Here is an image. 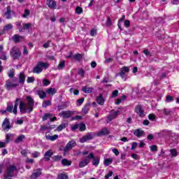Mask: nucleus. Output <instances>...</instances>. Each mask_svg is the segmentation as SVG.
Segmentation results:
<instances>
[{
  "instance_id": "nucleus-14",
  "label": "nucleus",
  "mask_w": 179,
  "mask_h": 179,
  "mask_svg": "<svg viewBox=\"0 0 179 179\" xmlns=\"http://www.w3.org/2000/svg\"><path fill=\"white\" fill-rule=\"evenodd\" d=\"M73 115V112L71 110L63 111L59 114V115L63 118H71Z\"/></svg>"
},
{
  "instance_id": "nucleus-3",
  "label": "nucleus",
  "mask_w": 179,
  "mask_h": 179,
  "mask_svg": "<svg viewBox=\"0 0 179 179\" xmlns=\"http://www.w3.org/2000/svg\"><path fill=\"white\" fill-rule=\"evenodd\" d=\"M15 171H17V168L13 165H10L7 167L4 178H12L15 175Z\"/></svg>"
},
{
  "instance_id": "nucleus-23",
  "label": "nucleus",
  "mask_w": 179,
  "mask_h": 179,
  "mask_svg": "<svg viewBox=\"0 0 179 179\" xmlns=\"http://www.w3.org/2000/svg\"><path fill=\"white\" fill-rule=\"evenodd\" d=\"M96 103H98V104H99L100 106L104 105V98H103L102 94H100L99 96L97 97Z\"/></svg>"
},
{
  "instance_id": "nucleus-61",
  "label": "nucleus",
  "mask_w": 179,
  "mask_h": 179,
  "mask_svg": "<svg viewBox=\"0 0 179 179\" xmlns=\"http://www.w3.org/2000/svg\"><path fill=\"white\" fill-rule=\"evenodd\" d=\"M124 26L128 28L131 26V22L129 20L124 21Z\"/></svg>"
},
{
  "instance_id": "nucleus-60",
  "label": "nucleus",
  "mask_w": 179,
  "mask_h": 179,
  "mask_svg": "<svg viewBox=\"0 0 179 179\" xmlns=\"http://www.w3.org/2000/svg\"><path fill=\"white\" fill-rule=\"evenodd\" d=\"M118 96V90H115L112 92V97H117Z\"/></svg>"
},
{
  "instance_id": "nucleus-54",
  "label": "nucleus",
  "mask_w": 179,
  "mask_h": 179,
  "mask_svg": "<svg viewBox=\"0 0 179 179\" xmlns=\"http://www.w3.org/2000/svg\"><path fill=\"white\" fill-rule=\"evenodd\" d=\"M148 118L149 120H150L151 121H155V119L156 118V115H153V114H150L148 115Z\"/></svg>"
},
{
  "instance_id": "nucleus-48",
  "label": "nucleus",
  "mask_w": 179,
  "mask_h": 179,
  "mask_svg": "<svg viewBox=\"0 0 179 179\" xmlns=\"http://www.w3.org/2000/svg\"><path fill=\"white\" fill-rule=\"evenodd\" d=\"M52 156V152L51 150H48L45 153V157H51Z\"/></svg>"
},
{
  "instance_id": "nucleus-16",
  "label": "nucleus",
  "mask_w": 179,
  "mask_h": 179,
  "mask_svg": "<svg viewBox=\"0 0 179 179\" xmlns=\"http://www.w3.org/2000/svg\"><path fill=\"white\" fill-rule=\"evenodd\" d=\"M41 169H38L35 171H34V173L31 174V179H37L40 177V176L41 175Z\"/></svg>"
},
{
  "instance_id": "nucleus-63",
  "label": "nucleus",
  "mask_w": 179,
  "mask_h": 179,
  "mask_svg": "<svg viewBox=\"0 0 179 179\" xmlns=\"http://www.w3.org/2000/svg\"><path fill=\"white\" fill-rule=\"evenodd\" d=\"M113 171H110V172L108 173V174H107V175L105 176V178H106V179L110 178V177H111V176H113Z\"/></svg>"
},
{
  "instance_id": "nucleus-25",
  "label": "nucleus",
  "mask_w": 179,
  "mask_h": 179,
  "mask_svg": "<svg viewBox=\"0 0 179 179\" xmlns=\"http://www.w3.org/2000/svg\"><path fill=\"white\" fill-rule=\"evenodd\" d=\"M24 139H26V136L24 134H21L15 140V143H20Z\"/></svg>"
},
{
  "instance_id": "nucleus-10",
  "label": "nucleus",
  "mask_w": 179,
  "mask_h": 179,
  "mask_svg": "<svg viewBox=\"0 0 179 179\" xmlns=\"http://www.w3.org/2000/svg\"><path fill=\"white\" fill-rule=\"evenodd\" d=\"M118 114H120V110L111 113L109 115H108L106 122L108 123L113 121V120H115V118L118 117Z\"/></svg>"
},
{
  "instance_id": "nucleus-22",
  "label": "nucleus",
  "mask_w": 179,
  "mask_h": 179,
  "mask_svg": "<svg viewBox=\"0 0 179 179\" xmlns=\"http://www.w3.org/2000/svg\"><path fill=\"white\" fill-rule=\"evenodd\" d=\"M110 134V131H108V129L103 128L100 131L98 132L97 136H103V135H108Z\"/></svg>"
},
{
  "instance_id": "nucleus-37",
  "label": "nucleus",
  "mask_w": 179,
  "mask_h": 179,
  "mask_svg": "<svg viewBox=\"0 0 179 179\" xmlns=\"http://www.w3.org/2000/svg\"><path fill=\"white\" fill-rule=\"evenodd\" d=\"M78 128L80 129V131L81 132H83L84 131H86V124H83V123H80L79 125H78Z\"/></svg>"
},
{
  "instance_id": "nucleus-59",
  "label": "nucleus",
  "mask_w": 179,
  "mask_h": 179,
  "mask_svg": "<svg viewBox=\"0 0 179 179\" xmlns=\"http://www.w3.org/2000/svg\"><path fill=\"white\" fill-rule=\"evenodd\" d=\"M138 143L136 142H133L131 145V150H134V149H136Z\"/></svg>"
},
{
  "instance_id": "nucleus-21",
  "label": "nucleus",
  "mask_w": 179,
  "mask_h": 179,
  "mask_svg": "<svg viewBox=\"0 0 179 179\" xmlns=\"http://www.w3.org/2000/svg\"><path fill=\"white\" fill-rule=\"evenodd\" d=\"M18 78L19 83H21V85H24V82L26 80V76L24 75V73H20Z\"/></svg>"
},
{
  "instance_id": "nucleus-4",
  "label": "nucleus",
  "mask_w": 179,
  "mask_h": 179,
  "mask_svg": "<svg viewBox=\"0 0 179 179\" xmlns=\"http://www.w3.org/2000/svg\"><path fill=\"white\" fill-rule=\"evenodd\" d=\"M10 57L13 58V59H19L22 55V52H20V50L18 49L17 47L14 46L10 52Z\"/></svg>"
},
{
  "instance_id": "nucleus-64",
  "label": "nucleus",
  "mask_w": 179,
  "mask_h": 179,
  "mask_svg": "<svg viewBox=\"0 0 179 179\" xmlns=\"http://www.w3.org/2000/svg\"><path fill=\"white\" fill-rule=\"evenodd\" d=\"M50 81L47 79L43 80V86H48L50 85Z\"/></svg>"
},
{
  "instance_id": "nucleus-44",
  "label": "nucleus",
  "mask_w": 179,
  "mask_h": 179,
  "mask_svg": "<svg viewBox=\"0 0 179 179\" xmlns=\"http://www.w3.org/2000/svg\"><path fill=\"white\" fill-rule=\"evenodd\" d=\"M8 75L9 78H13L15 76V70L13 69L10 70Z\"/></svg>"
},
{
  "instance_id": "nucleus-42",
  "label": "nucleus",
  "mask_w": 179,
  "mask_h": 179,
  "mask_svg": "<svg viewBox=\"0 0 179 179\" xmlns=\"http://www.w3.org/2000/svg\"><path fill=\"white\" fill-rule=\"evenodd\" d=\"M78 73L80 76H81V78H85V70H83V69H80Z\"/></svg>"
},
{
  "instance_id": "nucleus-35",
  "label": "nucleus",
  "mask_w": 179,
  "mask_h": 179,
  "mask_svg": "<svg viewBox=\"0 0 179 179\" xmlns=\"http://www.w3.org/2000/svg\"><path fill=\"white\" fill-rule=\"evenodd\" d=\"M13 136L12 134H7L6 135V143H9L10 142V138Z\"/></svg>"
},
{
  "instance_id": "nucleus-55",
  "label": "nucleus",
  "mask_w": 179,
  "mask_h": 179,
  "mask_svg": "<svg viewBox=\"0 0 179 179\" xmlns=\"http://www.w3.org/2000/svg\"><path fill=\"white\" fill-rule=\"evenodd\" d=\"M97 34V31L95 29H92L90 31V36L92 37L94 36L95 34Z\"/></svg>"
},
{
  "instance_id": "nucleus-20",
  "label": "nucleus",
  "mask_w": 179,
  "mask_h": 179,
  "mask_svg": "<svg viewBox=\"0 0 179 179\" xmlns=\"http://www.w3.org/2000/svg\"><path fill=\"white\" fill-rule=\"evenodd\" d=\"M134 134L138 138H141V136H143V135H145V132L143 130L138 129L134 131Z\"/></svg>"
},
{
  "instance_id": "nucleus-12",
  "label": "nucleus",
  "mask_w": 179,
  "mask_h": 179,
  "mask_svg": "<svg viewBox=\"0 0 179 179\" xmlns=\"http://www.w3.org/2000/svg\"><path fill=\"white\" fill-rule=\"evenodd\" d=\"M13 10H10V7H7V10L6 13H4L3 16L6 17V19H12V16L14 15Z\"/></svg>"
},
{
  "instance_id": "nucleus-33",
  "label": "nucleus",
  "mask_w": 179,
  "mask_h": 179,
  "mask_svg": "<svg viewBox=\"0 0 179 179\" xmlns=\"http://www.w3.org/2000/svg\"><path fill=\"white\" fill-rule=\"evenodd\" d=\"M12 29H13V25L12 24H8L3 27L5 31H9V30H12Z\"/></svg>"
},
{
  "instance_id": "nucleus-2",
  "label": "nucleus",
  "mask_w": 179,
  "mask_h": 179,
  "mask_svg": "<svg viewBox=\"0 0 179 179\" xmlns=\"http://www.w3.org/2000/svg\"><path fill=\"white\" fill-rule=\"evenodd\" d=\"M48 66H50V64L48 63L38 62L36 66L33 69L32 72L34 73H40L43 72V69H47Z\"/></svg>"
},
{
  "instance_id": "nucleus-27",
  "label": "nucleus",
  "mask_w": 179,
  "mask_h": 179,
  "mask_svg": "<svg viewBox=\"0 0 179 179\" xmlns=\"http://www.w3.org/2000/svg\"><path fill=\"white\" fill-rule=\"evenodd\" d=\"M89 110H90V103H86L82 111L84 114H87V113H89Z\"/></svg>"
},
{
  "instance_id": "nucleus-8",
  "label": "nucleus",
  "mask_w": 179,
  "mask_h": 179,
  "mask_svg": "<svg viewBox=\"0 0 179 179\" xmlns=\"http://www.w3.org/2000/svg\"><path fill=\"white\" fill-rule=\"evenodd\" d=\"M17 86H19V85L13 83L11 80H7L6 81L5 88L7 90H12V89H15V87H17Z\"/></svg>"
},
{
  "instance_id": "nucleus-47",
  "label": "nucleus",
  "mask_w": 179,
  "mask_h": 179,
  "mask_svg": "<svg viewBox=\"0 0 179 179\" xmlns=\"http://www.w3.org/2000/svg\"><path fill=\"white\" fill-rule=\"evenodd\" d=\"M170 152L173 156V157H176L178 156V153H177V151L175 149L170 150Z\"/></svg>"
},
{
  "instance_id": "nucleus-26",
  "label": "nucleus",
  "mask_w": 179,
  "mask_h": 179,
  "mask_svg": "<svg viewBox=\"0 0 179 179\" xmlns=\"http://www.w3.org/2000/svg\"><path fill=\"white\" fill-rule=\"evenodd\" d=\"M46 93L48 94H51L52 96H54V94L57 93V90H55V88L50 87L46 90Z\"/></svg>"
},
{
  "instance_id": "nucleus-19",
  "label": "nucleus",
  "mask_w": 179,
  "mask_h": 179,
  "mask_svg": "<svg viewBox=\"0 0 179 179\" xmlns=\"http://www.w3.org/2000/svg\"><path fill=\"white\" fill-rule=\"evenodd\" d=\"M33 24L31 23H24L22 24V27L19 29L20 33H22L24 30H29Z\"/></svg>"
},
{
  "instance_id": "nucleus-1",
  "label": "nucleus",
  "mask_w": 179,
  "mask_h": 179,
  "mask_svg": "<svg viewBox=\"0 0 179 179\" xmlns=\"http://www.w3.org/2000/svg\"><path fill=\"white\" fill-rule=\"evenodd\" d=\"M20 104V112L21 114H30V113H33V110H34V99L28 96L26 98L24 102H23L20 98H17L15 100L14 108L13 104L8 103L6 111L8 113H13V114H17V106Z\"/></svg>"
},
{
  "instance_id": "nucleus-38",
  "label": "nucleus",
  "mask_w": 179,
  "mask_h": 179,
  "mask_svg": "<svg viewBox=\"0 0 179 179\" xmlns=\"http://www.w3.org/2000/svg\"><path fill=\"white\" fill-rule=\"evenodd\" d=\"M76 13H77V15H80L82 13H83V8H82L80 6H78L76 8Z\"/></svg>"
},
{
  "instance_id": "nucleus-11",
  "label": "nucleus",
  "mask_w": 179,
  "mask_h": 179,
  "mask_svg": "<svg viewBox=\"0 0 179 179\" xmlns=\"http://www.w3.org/2000/svg\"><path fill=\"white\" fill-rule=\"evenodd\" d=\"M128 72H129V68H128V66H124L120 69L119 75L122 77V79L127 80V78H125V73H128Z\"/></svg>"
},
{
  "instance_id": "nucleus-5",
  "label": "nucleus",
  "mask_w": 179,
  "mask_h": 179,
  "mask_svg": "<svg viewBox=\"0 0 179 179\" xmlns=\"http://www.w3.org/2000/svg\"><path fill=\"white\" fill-rule=\"evenodd\" d=\"M76 146V141L74 140H71L69 141V143L66 144V147L64 149V156H66V155H68L71 150H72L73 148H75Z\"/></svg>"
},
{
  "instance_id": "nucleus-6",
  "label": "nucleus",
  "mask_w": 179,
  "mask_h": 179,
  "mask_svg": "<svg viewBox=\"0 0 179 179\" xmlns=\"http://www.w3.org/2000/svg\"><path fill=\"white\" fill-rule=\"evenodd\" d=\"M93 157V152H90L87 156L85 157L84 159L79 163V167L83 169L90 163V159Z\"/></svg>"
},
{
  "instance_id": "nucleus-29",
  "label": "nucleus",
  "mask_w": 179,
  "mask_h": 179,
  "mask_svg": "<svg viewBox=\"0 0 179 179\" xmlns=\"http://www.w3.org/2000/svg\"><path fill=\"white\" fill-rule=\"evenodd\" d=\"M66 127H68L67 124L63 123L62 124H60L57 129L56 131H57L58 132H61V131H62V129H65V128H66Z\"/></svg>"
},
{
  "instance_id": "nucleus-46",
  "label": "nucleus",
  "mask_w": 179,
  "mask_h": 179,
  "mask_svg": "<svg viewBox=\"0 0 179 179\" xmlns=\"http://www.w3.org/2000/svg\"><path fill=\"white\" fill-rule=\"evenodd\" d=\"M58 139V135L55 134L53 136H50V138H49V141H51L52 142H54V141H57Z\"/></svg>"
},
{
  "instance_id": "nucleus-17",
  "label": "nucleus",
  "mask_w": 179,
  "mask_h": 179,
  "mask_svg": "<svg viewBox=\"0 0 179 179\" xmlns=\"http://www.w3.org/2000/svg\"><path fill=\"white\" fill-rule=\"evenodd\" d=\"M46 5L50 8V9H57V3L52 0H47L46 1Z\"/></svg>"
},
{
  "instance_id": "nucleus-30",
  "label": "nucleus",
  "mask_w": 179,
  "mask_h": 179,
  "mask_svg": "<svg viewBox=\"0 0 179 179\" xmlns=\"http://www.w3.org/2000/svg\"><path fill=\"white\" fill-rule=\"evenodd\" d=\"M37 94L40 99H45L47 97V94L44 91H38Z\"/></svg>"
},
{
  "instance_id": "nucleus-58",
  "label": "nucleus",
  "mask_w": 179,
  "mask_h": 179,
  "mask_svg": "<svg viewBox=\"0 0 179 179\" xmlns=\"http://www.w3.org/2000/svg\"><path fill=\"white\" fill-rule=\"evenodd\" d=\"M26 163H28L29 164H33V163H34V159L27 158L26 160Z\"/></svg>"
},
{
  "instance_id": "nucleus-39",
  "label": "nucleus",
  "mask_w": 179,
  "mask_h": 179,
  "mask_svg": "<svg viewBox=\"0 0 179 179\" xmlns=\"http://www.w3.org/2000/svg\"><path fill=\"white\" fill-rule=\"evenodd\" d=\"M69 177L65 173H59L57 176V179H68Z\"/></svg>"
},
{
  "instance_id": "nucleus-7",
  "label": "nucleus",
  "mask_w": 179,
  "mask_h": 179,
  "mask_svg": "<svg viewBox=\"0 0 179 179\" xmlns=\"http://www.w3.org/2000/svg\"><path fill=\"white\" fill-rule=\"evenodd\" d=\"M96 135V134L94 132L87 133L86 135L80 138V143H85V142H87V141H92V139H93Z\"/></svg>"
},
{
  "instance_id": "nucleus-24",
  "label": "nucleus",
  "mask_w": 179,
  "mask_h": 179,
  "mask_svg": "<svg viewBox=\"0 0 179 179\" xmlns=\"http://www.w3.org/2000/svg\"><path fill=\"white\" fill-rule=\"evenodd\" d=\"M82 92L87 94L92 93L93 92V87H87V86L83 87Z\"/></svg>"
},
{
  "instance_id": "nucleus-13",
  "label": "nucleus",
  "mask_w": 179,
  "mask_h": 179,
  "mask_svg": "<svg viewBox=\"0 0 179 179\" xmlns=\"http://www.w3.org/2000/svg\"><path fill=\"white\" fill-rule=\"evenodd\" d=\"M14 43H20V41H24V36L19 34H15L11 37Z\"/></svg>"
},
{
  "instance_id": "nucleus-56",
  "label": "nucleus",
  "mask_w": 179,
  "mask_h": 179,
  "mask_svg": "<svg viewBox=\"0 0 179 179\" xmlns=\"http://www.w3.org/2000/svg\"><path fill=\"white\" fill-rule=\"evenodd\" d=\"M173 96L170 95L166 96V101H168V103H170V101H173Z\"/></svg>"
},
{
  "instance_id": "nucleus-41",
  "label": "nucleus",
  "mask_w": 179,
  "mask_h": 179,
  "mask_svg": "<svg viewBox=\"0 0 179 179\" xmlns=\"http://www.w3.org/2000/svg\"><path fill=\"white\" fill-rule=\"evenodd\" d=\"M111 163H113V159L111 158H108V159H105V161H104V164L106 166H110V164H111Z\"/></svg>"
},
{
  "instance_id": "nucleus-32",
  "label": "nucleus",
  "mask_w": 179,
  "mask_h": 179,
  "mask_svg": "<svg viewBox=\"0 0 179 179\" xmlns=\"http://www.w3.org/2000/svg\"><path fill=\"white\" fill-rule=\"evenodd\" d=\"M52 117V115L51 113H45L43 117H42L43 121H47V120L51 118Z\"/></svg>"
},
{
  "instance_id": "nucleus-18",
  "label": "nucleus",
  "mask_w": 179,
  "mask_h": 179,
  "mask_svg": "<svg viewBox=\"0 0 179 179\" xmlns=\"http://www.w3.org/2000/svg\"><path fill=\"white\" fill-rule=\"evenodd\" d=\"M91 159H92L93 166H95L96 167H97V166H99V164H100V157H94V153H93V157H92V158H90V160H91Z\"/></svg>"
},
{
  "instance_id": "nucleus-62",
  "label": "nucleus",
  "mask_w": 179,
  "mask_h": 179,
  "mask_svg": "<svg viewBox=\"0 0 179 179\" xmlns=\"http://www.w3.org/2000/svg\"><path fill=\"white\" fill-rule=\"evenodd\" d=\"M150 150H151V152H156V150H157V146L151 145Z\"/></svg>"
},
{
  "instance_id": "nucleus-52",
  "label": "nucleus",
  "mask_w": 179,
  "mask_h": 179,
  "mask_svg": "<svg viewBox=\"0 0 179 179\" xmlns=\"http://www.w3.org/2000/svg\"><path fill=\"white\" fill-rule=\"evenodd\" d=\"M143 52L145 54V55H146V57H152V53H150V52L148 50H144Z\"/></svg>"
},
{
  "instance_id": "nucleus-15",
  "label": "nucleus",
  "mask_w": 179,
  "mask_h": 179,
  "mask_svg": "<svg viewBox=\"0 0 179 179\" xmlns=\"http://www.w3.org/2000/svg\"><path fill=\"white\" fill-rule=\"evenodd\" d=\"M2 128L4 131H8V129H10V122L9 121V119L6 118L3 123H2Z\"/></svg>"
},
{
  "instance_id": "nucleus-36",
  "label": "nucleus",
  "mask_w": 179,
  "mask_h": 179,
  "mask_svg": "<svg viewBox=\"0 0 179 179\" xmlns=\"http://www.w3.org/2000/svg\"><path fill=\"white\" fill-rule=\"evenodd\" d=\"M0 59H3V61H6V59H8V57H6V52H1Z\"/></svg>"
},
{
  "instance_id": "nucleus-51",
  "label": "nucleus",
  "mask_w": 179,
  "mask_h": 179,
  "mask_svg": "<svg viewBox=\"0 0 179 179\" xmlns=\"http://www.w3.org/2000/svg\"><path fill=\"white\" fill-rule=\"evenodd\" d=\"M61 159H62V156H61V155H56L54 157V160L55 162H59V161H61Z\"/></svg>"
},
{
  "instance_id": "nucleus-49",
  "label": "nucleus",
  "mask_w": 179,
  "mask_h": 179,
  "mask_svg": "<svg viewBox=\"0 0 179 179\" xmlns=\"http://www.w3.org/2000/svg\"><path fill=\"white\" fill-rule=\"evenodd\" d=\"M27 82V83H33L34 82V77H28Z\"/></svg>"
},
{
  "instance_id": "nucleus-40",
  "label": "nucleus",
  "mask_w": 179,
  "mask_h": 179,
  "mask_svg": "<svg viewBox=\"0 0 179 179\" xmlns=\"http://www.w3.org/2000/svg\"><path fill=\"white\" fill-rule=\"evenodd\" d=\"M48 106H51V101H44L42 106L45 108L46 107H48Z\"/></svg>"
},
{
  "instance_id": "nucleus-43",
  "label": "nucleus",
  "mask_w": 179,
  "mask_h": 179,
  "mask_svg": "<svg viewBox=\"0 0 179 179\" xmlns=\"http://www.w3.org/2000/svg\"><path fill=\"white\" fill-rule=\"evenodd\" d=\"M30 15V10L28 9H25L24 14L22 15V17L26 18Z\"/></svg>"
},
{
  "instance_id": "nucleus-53",
  "label": "nucleus",
  "mask_w": 179,
  "mask_h": 179,
  "mask_svg": "<svg viewBox=\"0 0 179 179\" xmlns=\"http://www.w3.org/2000/svg\"><path fill=\"white\" fill-rule=\"evenodd\" d=\"M163 111L165 115H170V113H171L170 109L164 108Z\"/></svg>"
},
{
  "instance_id": "nucleus-57",
  "label": "nucleus",
  "mask_w": 179,
  "mask_h": 179,
  "mask_svg": "<svg viewBox=\"0 0 179 179\" xmlns=\"http://www.w3.org/2000/svg\"><path fill=\"white\" fill-rule=\"evenodd\" d=\"M50 44H51V41H48L45 43L43 44V48H48V47H50Z\"/></svg>"
},
{
  "instance_id": "nucleus-9",
  "label": "nucleus",
  "mask_w": 179,
  "mask_h": 179,
  "mask_svg": "<svg viewBox=\"0 0 179 179\" xmlns=\"http://www.w3.org/2000/svg\"><path fill=\"white\" fill-rule=\"evenodd\" d=\"M135 113L138 115V117H141V118H143L145 115H146V113H145V110H143V108H142V106L137 105L135 108Z\"/></svg>"
},
{
  "instance_id": "nucleus-34",
  "label": "nucleus",
  "mask_w": 179,
  "mask_h": 179,
  "mask_svg": "<svg viewBox=\"0 0 179 179\" xmlns=\"http://www.w3.org/2000/svg\"><path fill=\"white\" fill-rule=\"evenodd\" d=\"M106 27H111L113 26V21H111V18L108 17L106 22Z\"/></svg>"
},
{
  "instance_id": "nucleus-31",
  "label": "nucleus",
  "mask_w": 179,
  "mask_h": 179,
  "mask_svg": "<svg viewBox=\"0 0 179 179\" xmlns=\"http://www.w3.org/2000/svg\"><path fill=\"white\" fill-rule=\"evenodd\" d=\"M62 164H63V166H71V164H72V162L66 159H63L62 160Z\"/></svg>"
},
{
  "instance_id": "nucleus-45",
  "label": "nucleus",
  "mask_w": 179,
  "mask_h": 179,
  "mask_svg": "<svg viewBox=\"0 0 179 179\" xmlns=\"http://www.w3.org/2000/svg\"><path fill=\"white\" fill-rule=\"evenodd\" d=\"M31 156H32V157L36 159V158L38 157V156H40V152L38 151H35L31 153Z\"/></svg>"
},
{
  "instance_id": "nucleus-28",
  "label": "nucleus",
  "mask_w": 179,
  "mask_h": 179,
  "mask_svg": "<svg viewBox=\"0 0 179 179\" xmlns=\"http://www.w3.org/2000/svg\"><path fill=\"white\" fill-rule=\"evenodd\" d=\"M64 68H65V61L62 60L59 63V65L57 66V69H59V71H62V69H64Z\"/></svg>"
},
{
  "instance_id": "nucleus-50",
  "label": "nucleus",
  "mask_w": 179,
  "mask_h": 179,
  "mask_svg": "<svg viewBox=\"0 0 179 179\" xmlns=\"http://www.w3.org/2000/svg\"><path fill=\"white\" fill-rule=\"evenodd\" d=\"M83 101H85V98H80L78 99L77 103L78 106H82V104H83Z\"/></svg>"
}]
</instances>
